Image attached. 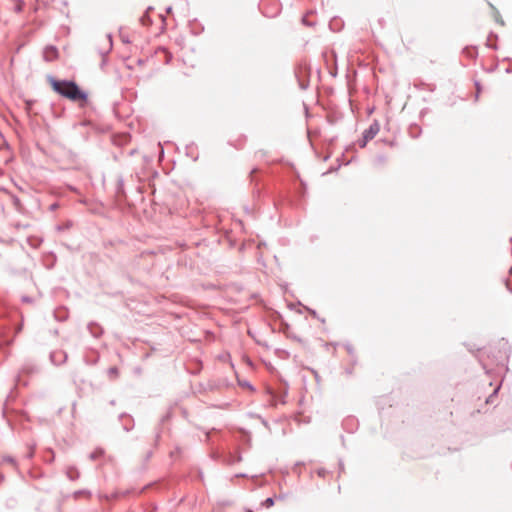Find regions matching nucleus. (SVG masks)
<instances>
[{
	"mask_svg": "<svg viewBox=\"0 0 512 512\" xmlns=\"http://www.w3.org/2000/svg\"><path fill=\"white\" fill-rule=\"evenodd\" d=\"M46 79L52 90L61 97L78 103L80 106L87 104L89 99L88 92L81 89L74 80L58 79L51 74H48Z\"/></svg>",
	"mask_w": 512,
	"mask_h": 512,
	"instance_id": "f257e3e1",
	"label": "nucleus"
},
{
	"mask_svg": "<svg viewBox=\"0 0 512 512\" xmlns=\"http://www.w3.org/2000/svg\"><path fill=\"white\" fill-rule=\"evenodd\" d=\"M295 77L301 90H306L310 83V67L307 63L301 62L295 69Z\"/></svg>",
	"mask_w": 512,
	"mask_h": 512,
	"instance_id": "f03ea898",
	"label": "nucleus"
},
{
	"mask_svg": "<svg viewBox=\"0 0 512 512\" xmlns=\"http://www.w3.org/2000/svg\"><path fill=\"white\" fill-rule=\"evenodd\" d=\"M380 125L378 121H373L370 126L362 133L361 139L358 141L359 147H366L367 143L372 140L379 132Z\"/></svg>",
	"mask_w": 512,
	"mask_h": 512,
	"instance_id": "7ed1b4c3",
	"label": "nucleus"
},
{
	"mask_svg": "<svg viewBox=\"0 0 512 512\" xmlns=\"http://www.w3.org/2000/svg\"><path fill=\"white\" fill-rule=\"evenodd\" d=\"M49 358L53 365L58 366L66 363L68 359V354L62 350H56L50 352Z\"/></svg>",
	"mask_w": 512,
	"mask_h": 512,
	"instance_id": "20e7f679",
	"label": "nucleus"
},
{
	"mask_svg": "<svg viewBox=\"0 0 512 512\" xmlns=\"http://www.w3.org/2000/svg\"><path fill=\"white\" fill-rule=\"evenodd\" d=\"M59 56V52L56 46L47 45L43 50V59L46 62H52Z\"/></svg>",
	"mask_w": 512,
	"mask_h": 512,
	"instance_id": "39448f33",
	"label": "nucleus"
},
{
	"mask_svg": "<svg viewBox=\"0 0 512 512\" xmlns=\"http://www.w3.org/2000/svg\"><path fill=\"white\" fill-rule=\"evenodd\" d=\"M115 197L118 201H123L126 199V192L124 188V178L122 175L117 176L116 187H115Z\"/></svg>",
	"mask_w": 512,
	"mask_h": 512,
	"instance_id": "423d86ee",
	"label": "nucleus"
},
{
	"mask_svg": "<svg viewBox=\"0 0 512 512\" xmlns=\"http://www.w3.org/2000/svg\"><path fill=\"white\" fill-rule=\"evenodd\" d=\"M500 349H499V353L501 354L499 356V360H498V363H503V361L505 359H507L511 353V347L508 343V341L504 340V339H501L498 343Z\"/></svg>",
	"mask_w": 512,
	"mask_h": 512,
	"instance_id": "0eeeda50",
	"label": "nucleus"
},
{
	"mask_svg": "<svg viewBox=\"0 0 512 512\" xmlns=\"http://www.w3.org/2000/svg\"><path fill=\"white\" fill-rule=\"evenodd\" d=\"M119 419L122 422V427L126 432H129L134 428V420L130 415L122 413L120 414Z\"/></svg>",
	"mask_w": 512,
	"mask_h": 512,
	"instance_id": "6e6552de",
	"label": "nucleus"
},
{
	"mask_svg": "<svg viewBox=\"0 0 512 512\" xmlns=\"http://www.w3.org/2000/svg\"><path fill=\"white\" fill-rule=\"evenodd\" d=\"M87 329L94 338H99L103 334V328L96 322L88 323Z\"/></svg>",
	"mask_w": 512,
	"mask_h": 512,
	"instance_id": "1a4fd4ad",
	"label": "nucleus"
},
{
	"mask_svg": "<svg viewBox=\"0 0 512 512\" xmlns=\"http://www.w3.org/2000/svg\"><path fill=\"white\" fill-rule=\"evenodd\" d=\"M66 476L69 480L75 481V480L79 479L80 472L76 467L70 466L66 469Z\"/></svg>",
	"mask_w": 512,
	"mask_h": 512,
	"instance_id": "9d476101",
	"label": "nucleus"
},
{
	"mask_svg": "<svg viewBox=\"0 0 512 512\" xmlns=\"http://www.w3.org/2000/svg\"><path fill=\"white\" fill-rule=\"evenodd\" d=\"M9 196H10L11 202H12L13 206L15 207V209L17 211H21L22 203H21V200L19 199V197L13 193H9Z\"/></svg>",
	"mask_w": 512,
	"mask_h": 512,
	"instance_id": "9b49d317",
	"label": "nucleus"
},
{
	"mask_svg": "<svg viewBox=\"0 0 512 512\" xmlns=\"http://www.w3.org/2000/svg\"><path fill=\"white\" fill-rule=\"evenodd\" d=\"M344 348L346 349L347 353L351 356L352 364L355 365L357 363V358L353 346L347 342L344 344Z\"/></svg>",
	"mask_w": 512,
	"mask_h": 512,
	"instance_id": "f8f14e48",
	"label": "nucleus"
},
{
	"mask_svg": "<svg viewBox=\"0 0 512 512\" xmlns=\"http://www.w3.org/2000/svg\"><path fill=\"white\" fill-rule=\"evenodd\" d=\"M152 7H149L147 11L141 16L140 21L144 26H149L152 24V19L150 18L148 12L151 10Z\"/></svg>",
	"mask_w": 512,
	"mask_h": 512,
	"instance_id": "ddd939ff",
	"label": "nucleus"
},
{
	"mask_svg": "<svg viewBox=\"0 0 512 512\" xmlns=\"http://www.w3.org/2000/svg\"><path fill=\"white\" fill-rule=\"evenodd\" d=\"M463 53L469 58H475L478 54L476 47H465Z\"/></svg>",
	"mask_w": 512,
	"mask_h": 512,
	"instance_id": "4468645a",
	"label": "nucleus"
},
{
	"mask_svg": "<svg viewBox=\"0 0 512 512\" xmlns=\"http://www.w3.org/2000/svg\"><path fill=\"white\" fill-rule=\"evenodd\" d=\"M104 455V450L102 448H97L93 452L89 454V458L91 460H96Z\"/></svg>",
	"mask_w": 512,
	"mask_h": 512,
	"instance_id": "2eb2a0df",
	"label": "nucleus"
},
{
	"mask_svg": "<svg viewBox=\"0 0 512 512\" xmlns=\"http://www.w3.org/2000/svg\"><path fill=\"white\" fill-rule=\"evenodd\" d=\"M491 39H494V40H497L498 39V35L495 34L494 32H490L489 36H488V39H487V46L494 49V50H497L498 49V46L497 45H491L489 42Z\"/></svg>",
	"mask_w": 512,
	"mask_h": 512,
	"instance_id": "dca6fc26",
	"label": "nucleus"
},
{
	"mask_svg": "<svg viewBox=\"0 0 512 512\" xmlns=\"http://www.w3.org/2000/svg\"><path fill=\"white\" fill-rule=\"evenodd\" d=\"M410 135L413 137V138H416L418 137L420 131H421V128L418 126V125H412L410 126Z\"/></svg>",
	"mask_w": 512,
	"mask_h": 512,
	"instance_id": "f3484780",
	"label": "nucleus"
},
{
	"mask_svg": "<svg viewBox=\"0 0 512 512\" xmlns=\"http://www.w3.org/2000/svg\"><path fill=\"white\" fill-rule=\"evenodd\" d=\"M489 5H490V7L495 12V20H496V22L499 23L500 25H504L505 23H504L503 19L501 18V15H500L499 11L491 3H489Z\"/></svg>",
	"mask_w": 512,
	"mask_h": 512,
	"instance_id": "a211bd4d",
	"label": "nucleus"
},
{
	"mask_svg": "<svg viewBox=\"0 0 512 512\" xmlns=\"http://www.w3.org/2000/svg\"><path fill=\"white\" fill-rule=\"evenodd\" d=\"M107 373L110 378H116L119 374V370L116 366H113L107 370Z\"/></svg>",
	"mask_w": 512,
	"mask_h": 512,
	"instance_id": "6ab92c4d",
	"label": "nucleus"
},
{
	"mask_svg": "<svg viewBox=\"0 0 512 512\" xmlns=\"http://www.w3.org/2000/svg\"><path fill=\"white\" fill-rule=\"evenodd\" d=\"M500 389V386L496 387L494 391L487 397L486 403L492 404L494 402V397L497 395L498 391Z\"/></svg>",
	"mask_w": 512,
	"mask_h": 512,
	"instance_id": "aec40b11",
	"label": "nucleus"
},
{
	"mask_svg": "<svg viewBox=\"0 0 512 512\" xmlns=\"http://www.w3.org/2000/svg\"><path fill=\"white\" fill-rule=\"evenodd\" d=\"M275 503V500L273 497H268L266 498L263 502H262V505L266 508H270L274 505Z\"/></svg>",
	"mask_w": 512,
	"mask_h": 512,
	"instance_id": "412c9836",
	"label": "nucleus"
},
{
	"mask_svg": "<svg viewBox=\"0 0 512 512\" xmlns=\"http://www.w3.org/2000/svg\"><path fill=\"white\" fill-rule=\"evenodd\" d=\"M3 461L6 462V463H10L12 465H15V466L17 464L15 458L12 457V456H9V455L4 456L3 457Z\"/></svg>",
	"mask_w": 512,
	"mask_h": 512,
	"instance_id": "4be33fe9",
	"label": "nucleus"
},
{
	"mask_svg": "<svg viewBox=\"0 0 512 512\" xmlns=\"http://www.w3.org/2000/svg\"><path fill=\"white\" fill-rule=\"evenodd\" d=\"M90 494H91V493H90V491H88V490H78V491H75V492H74V497H75V498H78V497H79V496H81V495H90Z\"/></svg>",
	"mask_w": 512,
	"mask_h": 512,
	"instance_id": "5701e85b",
	"label": "nucleus"
},
{
	"mask_svg": "<svg viewBox=\"0 0 512 512\" xmlns=\"http://www.w3.org/2000/svg\"><path fill=\"white\" fill-rule=\"evenodd\" d=\"M239 385H240V386H243V387H247V388H249L250 390H254V387L252 386V384H251L249 381H247V380H245V381H239Z\"/></svg>",
	"mask_w": 512,
	"mask_h": 512,
	"instance_id": "b1692460",
	"label": "nucleus"
},
{
	"mask_svg": "<svg viewBox=\"0 0 512 512\" xmlns=\"http://www.w3.org/2000/svg\"><path fill=\"white\" fill-rule=\"evenodd\" d=\"M161 433H162V428L159 426L157 429H156V433H155V445L158 444V441L161 437Z\"/></svg>",
	"mask_w": 512,
	"mask_h": 512,
	"instance_id": "393cba45",
	"label": "nucleus"
},
{
	"mask_svg": "<svg viewBox=\"0 0 512 512\" xmlns=\"http://www.w3.org/2000/svg\"><path fill=\"white\" fill-rule=\"evenodd\" d=\"M171 417V414L168 412L166 413L164 416H162L161 418V423L159 424V426H161V424H163L165 421H167L168 419H170Z\"/></svg>",
	"mask_w": 512,
	"mask_h": 512,
	"instance_id": "a878e982",
	"label": "nucleus"
},
{
	"mask_svg": "<svg viewBox=\"0 0 512 512\" xmlns=\"http://www.w3.org/2000/svg\"><path fill=\"white\" fill-rule=\"evenodd\" d=\"M21 300H22V302H25V303L33 302V299L30 296H22Z\"/></svg>",
	"mask_w": 512,
	"mask_h": 512,
	"instance_id": "bb28decb",
	"label": "nucleus"
},
{
	"mask_svg": "<svg viewBox=\"0 0 512 512\" xmlns=\"http://www.w3.org/2000/svg\"><path fill=\"white\" fill-rule=\"evenodd\" d=\"M475 86H476V89H477V93H476V99L478 98L479 96V93L481 92V85L478 81L475 82Z\"/></svg>",
	"mask_w": 512,
	"mask_h": 512,
	"instance_id": "cd10ccee",
	"label": "nucleus"
},
{
	"mask_svg": "<svg viewBox=\"0 0 512 512\" xmlns=\"http://www.w3.org/2000/svg\"><path fill=\"white\" fill-rule=\"evenodd\" d=\"M307 310L309 311V313L314 317V318H317V319H320L319 316L317 315V312L313 309H310V308H307Z\"/></svg>",
	"mask_w": 512,
	"mask_h": 512,
	"instance_id": "c85d7f7f",
	"label": "nucleus"
},
{
	"mask_svg": "<svg viewBox=\"0 0 512 512\" xmlns=\"http://www.w3.org/2000/svg\"><path fill=\"white\" fill-rule=\"evenodd\" d=\"M34 103H35V101H34V100H27V101H26V107H27V109H31Z\"/></svg>",
	"mask_w": 512,
	"mask_h": 512,
	"instance_id": "c756f323",
	"label": "nucleus"
},
{
	"mask_svg": "<svg viewBox=\"0 0 512 512\" xmlns=\"http://www.w3.org/2000/svg\"><path fill=\"white\" fill-rule=\"evenodd\" d=\"M326 473H327V471L323 468L318 470V475L321 477H324Z\"/></svg>",
	"mask_w": 512,
	"mask_h": 512,
	"instance_id": "7c9ffc66",
	"label": "nucleus"
},
{
	"mask_svg": "<svg viewBox=\"0 0 512 512\" xmlns=\"http://www.w3.org/2000/svg\"><path fill=\"white\" fill-rule=\"evenodd\" d=\"M22 327L23 325L22 324H19L16 328H15V334H18L22 331Z\"/></svg>",
	"mask_w": 512,
	"mask_h": 512,
	"instance_id": "2f4dec72",
	"label": "nucleus"
},
{
	"mask_svg": "<svg viewBox=\"0 0 512 512\" xmlns=\"http://www.w3.org/2000/svg\"><path fill=\"white\" fill-rule=\"evenodd\" d=\"M339 470L340 472L344 471V463L342 460L339 461Z\"/></svg>",
	"mask_w": 512,
	"mask_h": 512,
	"instance_id": "473e14b6",
	"label": "nucleus"
},
{
	"mask_svg": "<svg viewBox=\"0 0 512 512\" xmlns=\"http://www.w3.org/2000/svg\"><path fill=\"white\" fill-rule=\"evenodd\" d=\"M175 453H180V448H179V447H177V448L175 449V451H172V452H171V454H170V455H171V457H173Z\"/></svg>",
	"mask_w": 512,
	"mask_h": 512,
	"instance_id": "72a5a7b5",
	"label": "nucleus"
},
{
	"mask_svg": "<svg viewBox=\"0 0 512 512\" xmlns=\"http://www.w3.org/2000/svg\"><path fill=\"white\" fill-rule=\"evenodd\" d=\"M33 455H34V451H33V450H31L30 452H28L27 457H28V458H32V457H33Z\"/></svg>",
	"mask_w": 512,
	"mask_h": 512,
	"instance_id": "f704fd0d",
	"label": "nucleus"
},
{
	"mask_svg": "<svg viewBox=\"0 0 512 512\" xmlns=\"http://www.w3.org/2000/svg\"><path fill=\"white\" fill-rule=\"evenodd\" d=\"M107 37H108V40H109V43H110V48H111V47H112V38H111V35H110V34H108V35H107Z\"/></svg>",
	"mask_w": 512,
	"mask_h": 512,
	"instance_id": "c9c22d12",
	"label": "nucleus"
},
{
	"mask_svg": "<svg viewBox=\"0 0 512 512\" xmlns=\"http://www.w3.org/2000/svg\"><path fill=\"white\" fill-rule=\"evenodd\" d=\"M152 456V451H149L146 455V460L150 459Z\"/></svg>",
	"mask_w": 512,
	"mask_h": 512,
	"instance_id": "e433bc0d",
	"label": "nucleus"
},
{
	"mask_svg": "<svg viewBox=\"0 0 512 512\" xmlns=\"http://www.w3.org/2000/svg\"><path fill=\"white\" fill-rule=\"evenodd\" d=\"M56 208H57V204H56V203H54V204H52V205L50 206V209H51V210H55Z\"/></svg>",
	"mask_w": 512,
	"mask_h": 512,
	"instance_id": "4c0bfd02",
	"label": "nucleus"
},
{
	"mask_svg": "<svg viewBox=\"0 0 512 512\" xmlns=\"http://www.w3.org/2000/svg\"><path fill=\"white\" fill-rule=\"evenodd\" d=\"M57 319H58V320H60V321H63V320H65V319H66V316L61 315V317H57Z\"/></svg>",
	"mask_w": 512,
	"mask_h": 512,
	"instance_id": "58836bf2",
	"label": "nucleus"
},
{
	"mask_svg": "<svg viewBox=\"0 0 512 512\" xmlns=\"http://www.w3.org/2000/svg\"><path fill=\"white\" fill-rule=\"evenodd\" d=\"M57 319H58V320H60V321H63V320H65V319H66V316L61 315V317H57Z\"/></svg>",
	"mask_w": 512,
	"mask_h": 512,
	"instance_id": "ea45409f",
	"label": "nucleus"
},
{
	"mask_svg": "<svg viewBox=\"0 0 512 512\" xmlns=\"http://www.w3.org/2000/svg\"><path fill=\"white\" fill-rule=\"evenodd\" d=\"M171 11H172V7H171V6H168V7L166 8V12H167V13H170Z\"/></svg>",
	"mask_w": 512,
	"mask_h": 512,
	"instance_id": "a19ab883",
	"label": "nucleus"
},
{
	"mask_svg": "<svg viewBox=\"0 0 512 512\" xmlns=\"http://www.w3.org/2000/svg\"><path fill=\"white\" fill-rule=\"evenodd\" d=\"M346 373H347V374H352V368H350V369H346Z\"/></svg>",
	"mask_w": 512,
	"mask_h": 512,
	"instance_id": "79ce46f5",
	"label": "nucleus"
},
{
	"mask_svg": "<svg viewBox=\"0 0 512 512\" xmlns=\"http://www.w3.org/2000/svg\"><path fill=\"white\" fill-rule=\"evenodd\" d=\"M302 21H303V23H304V24H306V25H311L310 23H308V22L305 20V18H302Z\"/></svg>",
	"mask_w": 512,
	"mask_h": 512,
	"instance_id": "37998d69",
	"label": "nucleus"
},
{
	"mask_svg": "<svg viewBox=\"0 0 512 512\" xmlns=\"http://www.w3.org/2000/svg\"><path fill=\"white\" fill-rule=\"evenodd\" d=\"M506 285H507L508 290H509L510 292H512V289H511V287L509 286V284H508V283H506Z\"/></svg>",
	"mask_w": 512,
	"mask_h": 512,
	"instance_id": "c03bdc74",
	"label": "nucleus"
},
{
	"mask_svg": "<svg viewBox=\"0 0 512 512\" xmlns=\"http://www.w3.org/2000/svg\"><path fill=\"white\" fill-rule=\"evenodd\" d=\"M16 11H18V12H19V11H21V7H20V6H18V7L16 8Z\"/></svg>",
	"mask_w": 512,
	"mask_h": 512,
	"instance_id": "a18cd8bd",
	"label": "nucleus"
},
{
	"mask_svg": "<svg viewBox=\"0 0 512 512\" xmlns=\"http://www.w3.org/2000/svg\"><path fill=\"white\" fill-rule=\"evenodd\" d=\"M247 512H253L252 510L248 509Z\"/></svg>",
	"mask_w": 512,
	"mask_h": 512,
	"instance_id": "49530a36",
	"label": "nucleus"
}]
</instances>
